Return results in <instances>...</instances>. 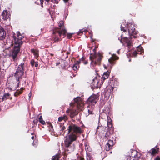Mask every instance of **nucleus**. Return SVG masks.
Segmentation results:
<instances>
[{
    "instance_id": "c9c22d12",
    "label": "nucleus",
    "mask_w": 160,
    "mask_h": 160,
    "mask_svg": "<svg viewBox=\"0 0 160 160\" xmlns=\"http://www.w3.org/2000/svg\"><path fill=\"white\" fill-rule=\"evenodd\" d=\"M39 122L41 124H42V125H44L46 124V123H45V121H44L43 119L42 120H41L40 121H39Z\"/></svg>"
},
{
    "instance_id": "f704fd0d",
    "label": "nucleus",
    "mask_w": 160,
    "mask_h": 160,
    "mask_svg": "<svg viewBox=\"0 0 160 160\" xmlns=\"http://www.w3.org/2000/svg\"><path fill=\"white\" fill-rule=\"evenodd\" d=\"M73 34V33H68L67 34V37H68V38L70 39V38H71L72 37V35Z\"/></svg>"
},
{
    "instance_id": "49530a36",
    "label": "nucleus",
    "mask_w": 160,
    "mask_h": 160,
    "mask_svg": "<svg viewBox=\"0 0 160 160\" xmlns=\"http://www.w3.org/2000/svg\"><path fill=\"white\" fill-rule=\"evenodd\" d=\"M88 111L89 114H91L92 113V112L91 111H90L89 110H88Z\"/></svg>"
},
{
    "instance_id": "473e14b6",
    "label": "nucleus",
    "mask_w": 160,
    "mask_h": 160,
    "mask_svg": "<svg viewBox=\"0 0 160 160\" xmlns=\"http://www.w3.org/2000/svg\"><path fill=\"white\" fill-rule=\"evenodd\" d=\"M107 143L108 144L112 146V147L114 145L113 141L111 140H108V142Z\"/></svg>"
},
{
    "instance_id": "4d7b16f0",
    "label": "nucleus",
    "mask_w": 160,
    "mask_h": 160,
    "mask_svg": "<svg viewBox=\"0 0 160 160\" xmlns=\"http://www.w3.org/2000/svg\"><path fill=\"white\" fill-rule=\"evenodd\" d=\"M117 52H118V54H119V51H118Z\"/></svg>"
},
{
    "instance_id": "09e8293b",
    "label": "nucleus",
    "mask_w": 160,
    "mask_h": 160,
    "mask_svg": "<svg viewBox=\"0 0 160 160\" xmlns=\"http://www.w3.org/2000/svg\"><path fill=\"white\" fill-rule=\"evenodd\" d=\"M83 32V31H82L81 30L80 31V32H79V34H78V35H80V33H82Z\"/></svg>"
},
{
    "instance_id": "72a5a7b5",
    "label": "nucleus",
    "mask_w": 160,
    "mask_h": 160,
    "mask_svg": "<svg viewBox=\"0 0 160 160\" xmlns=\"http://www.w3.org/2000/svg\"><path fill=\"white\" fill-rule=\"evenodd\" d=\"M35 62L34 59H32L31 60L30 64L32 67H33L34 66Z\"/></svg>"
},
{
    "instance_id": "20e7f679",
    "label": "nucleus",
    "mask_w": 160,
    "mask_h": 160,
    "mask_svg": "<svg viewBox=\"0 0 160 160\" xmlns=\"http://www.w3.org/2000/svg\"><path fill=\"white\" fill-rule=\"evenodd\" d=\"M58 27V28H55L53 31V38L54 42L61 41L62 39V35L63 36L62 38H64L67 33L63 21L59 22Z\"/></svg>"
},
{
    "instance_id": "4be33fe9",
    "label": "nucleus",
    "mask_w": 160,
    "mask_h": 160,
    "mask_svg": "<svg viewBox=\"0 0 160 160\" xmlns=\"http://www.w3.org/2000/svg\"><path fill=\"white\" fill-rule=\"evenodd\" d=\"M158 150H157L155 148H152L148 152L150 153L151 155H154L158 153Z\"/></svg>"
},
{
    "instance_id": "a211bd4d",
    "label": "nucleus",
    "mask_w": 160,
    "mask_h": 160,
    "mask_svg": "<svg viewBox=\"0 0 160 160\" xmlns=\"http://www.w3.org/2000/svg\"><path fill=\"white\" fill-rule=\"evenodd\" d=\"M107 126L109 130H111L112 128V121L111 118L107 116Z\"/></svg>"
},
{
    "instance_id": "c03bdc74",
    "label": "nucleus",
    "mask_w": 160,
    "mask_h": 160,
    "mask_svg": "<svg viewBox=\"0 0 160 160\" xmlns=\"http://www.w3.org/2000/svg\"><path fill=\"white\" fill-rule=\"evenodd\" d=\"M108 134V133H106L105 135V137H107L108 139V137H109V135Z\"/></svg>"
},
{
    "instance_id": "3c124183",
    "label": "nucleus",
    "mask_w": 160,
    "mask_h": 160,
    "mask_svg": "<svg viewBox=\"0 0 160 160\" xmlns=\"http://www.w3.org/2000/svg\"><path fill=\"white\" fill-rule=\"evenodd\" d=\"M34 137L33 136L31 137V139H34Z\"/></svg>"
},
{
    "instance_id": "9d476101",
    "label": "nucleus",
    "mask_w": 160,
    "mask_h": 160,
    "mask_svg": "<svg viewBox=\"0 0 160 160\" xmlns=\"http://www.w3.org/2000/svg\"><path fill=\"white\" fill-rule=\"evenodd\" d=\"M98 98V95H92L88 98L87 102L89 105H94L96 103L97 100Z\"/></svg>"
},
{
    "instance_id": "aec40b11",
    "label": "nucleus",
    "mask_w": 160,
    "mask_h": 160,
    "mask_svg": "<svg viewBox=\"0 0 160 160\" xmlns=\"http://www.w3.org/2000/svg\"><path fill=\"white\" fill-rule=\"evenodd\" d=\"M31 51L32 53L35 58H37L39 56L38 51L36 49H32Z\"/></svg>"
},
{
    "instance_id": "c85d7f7f",
    "label": "nucleus",
    "mask_w": 160,
    "mask_h": 160,
    "mask_svg": "<svg viewBox=\"0 0 160 160\" xmlns=\"http://www.w3.org/2000/svg\"><path fill=\"white\" fill-rule=\"evenodd\" d=\"M60 157L58 155L53 156L52 158V160H59Z\"/></svg>"
},
{
    "instance_id": "f03ea898",
    "label": "nucleus",
    "mask_w": 160,
    "mask_h": 160,
    "mask_svg": "<svg viewBox=\"0 0 160 160\" xmlns=\"http://www.w3.org/2000/svg\"><path fill=\"white\" fill-rule=\"evenodd\" d=\"M25 66V64L22 62L18 65L14 75L15 78L16 82H13L10 81L8 82V85L11 89L15 90L18 87L20 81L22 79V76L24 75Z\"/></svg>"
},
{
    "instance_id": "4c0bfd02",
    "label": "nucleus",
    "mask_w": 160,
    "mask_h": 160,
    "mask_svg": "<svg viewBox=\"0 0 160 160\" xmlns=\"http://www.w3.org/2000/svg\"><path fill=\"white\" fill-rule=\"evenodd\" d=\"M5 31L3 28L0 26V33H1L2 32Z\"/></svg>"
},
{
    "instance_id": "a19ab883",
    "label": "nucleus",
    "mask_w": 160,
    "mask_h": 160,
    "mask_svg": "<svg viewBox=\"0 0 160 160\" xmlns=\"http://www.w3.org/2000/svg\"><path fill=\"white\" fill-rule=\"evenodd\" d=\"M42 116H40L38 118V121H39L41 120H42Z\"/></svg>"
},
{
    "instance_id": "dca6fc26",
    "label": "nucleus",
    "mask_w": 160,
    "mask_h": 160,
    "mask_svg": "<svg viewBox=\"0 0 160 160\" xmlns=\"http://www.w3.org/2000/svg\"><path fill=\"white\" fill-rule=\"evenodd\" d=\"M2 19L4 21H6L9 18V14L8 13L7 10H4L2 13Z\"/></svg>"
},
{
    "instance_id": "79ce46f5",
    "label": "nucleus",
    "mask_w": 160,
    "mask_h": 160,
    "mask_svg": "<svg viewBox=\"0 0 160 160\" xmlns=\"http://www.w3.org/2000/svg\"><path fill=\"white\" fill-rule=\"evenodd\" d=\"M35 66L36 67H37L38 66V64L37 62H35L34 64Z\"/></svg>"
},
{
    "instance_id": "6e6552de",
    "label": "nucleus",
    "mask_w": 160,
    "mask_h": 160,
    "mask_svg": "<svg viewBox=\"0 0 160 160\" xmlns=\"http://www.w3.org/2000/svg\"><path fill=\"white\" fill-rule=\"evenodd\" d=\"M74 105L77 106V108L80 110H82L83 108V104L80 97H77L74 99Z\"/></svg>"
},
{
    "instance_id": "f3484780",
    "label": "nucleus",
    "mask_w": 160,
    "mask_h": 160,
    "mask_svg": "<svg viewBox=\"0 0 160 160\" xmlns=\"http://www.w3.org/2000/svg\"><path fill=\"white\" fill-rule=\"evenodd\" d=\"M110 74V72L108 71H107L106 72H104L102 77H101L102 79H101V81H102V83L106 79L108 78Z\"/></svg>"
},
{
    "instance_id": "c756f323",
    "label": "nucleus",
    "mask_w": 160,
    "mask_h": 160,
    "mask_svg": "<svg viewBox=\"0 0 160 160\" xmlns=\"http://www.w3.org/2000/svg\"><path fill=\"white\" fill-rule=\"evenodd\" d=\"M136 160H142V159L141 158V155L140 154L138 153V155L135 157Z\"/></svg>"
},
{
    "instance_id": "bf43d9fd",
    "label": "nucleus",
    "mask_w": 160,
    "mask_h": 160,
    "mask_svg": "<svg viewBox=\"0 0 160 160\" xmlns=\"http://www.w3.org/2000/svg\"><path fill=\"white\" fill-rule=\"evenodd\" d=\"M112 153V152H110V153Z\"/></svg>"
},
{
    "instance_id": "412c9836",
    "label": "nucleus",
    "mask_w": 160,
    "mask_h": 160,
    "mask_svg": "<svg viewBox=\"0 0 160 160\" xmlns=\"http://www.w3.org/2000/svg\"><path fill=\"white\" fill-rule=\"evenodd\" d=\"M80 63V61H77L75 63L73 66L72 68L74 71H77L79 67V64Z\"/></svg>"
},
{
    "instance_id": "cd10ccee",
    "label": "nucleus",
    "mask_w": 160,
    "mask_h": 160,
    "mask_svg": "<svg viewBox=\"0 0 160 160\" xmlns=\"http://www.w3.org/2000/svg\"><path fill=\"white\" fill-rule=\"evenodd\" d=\"M112 147L110 145L108 144L107 143L105 146V149L107 151H109L112 148Z\"/></svg>"
},
{
    "instance_id": "7c9ffc66",
    "label": "nucleus",
    "mask_w": 160,
    "mask_h": 160,
    "mask_svg": "<svg viewBox=\"0 0 160 160\" xmlns=\"http://www.w3.org/2000/svg\"><path fill=\"white\" fill-rule=\"evenodd\" d=\"M10 94H9V93H5L4 95L3 98H9V97L10 96Z\"/></svg>"
},
{
    "instance_id": "2eb2a0df",
    "label": "nucleus",
    "mask_w": 160,
    "mask_h": 160,
    "mask_svg": "<svg viewBox=\"0 0 160 160\" xmlns=\"http://www.w3.org/2000/svg\"><path fill=\"white\" fill-rule=\"evenodd\" d=\"M138 152L136 151H133L131 153V155L128 157L127 160H136L135 157L138 155Z\"/></svg>"
},
{
    "instance_id": "f257e3e1",
    "label": "nucleus",
    "mask_w": 160,
    "mask_h": 160,
    "mask_svg": "<svg viewBox=\"0 0 160 160\" xmlns=\"http://www.w3.org/2000/svg\"><path fill=\"white\" fill-rule=\"evenodd\" d=\"M68 135L64 141L65 150L68 153L73 151L75 148V144L72 143L77 138V135L80 134L82 132L81 128L75 124L69 125L68 128Z\"/></svg>"
},
{
    "instance_id": "37998d69",
    "label": "nucleus",
    "mask_w": 160,
    "mask_h": 160,
    "mask_svg": "<svg viewBox=\"0 0 160 160\" xmlns=\"http://www.w3.org/2000/svg\"><path fill=\"white\" fill-rule=\"evenodd\" d=\"M78 160H85L84 158L82 157H80L78 158Z\"/></svg>"
},
{
    "instance_id": "6e6d98bb",
    "label": "nucleus",
    "mask_w": 160,
    "mask_h": 160,
    "mask_svg": "<svg viewBox=\"0 0 160 160\" xmlns=\"http://www.w3.org/2000/svg\"><path fill=\"white\" fill-rule=\"evenodd\" d=\"M33 134H34V133H31V134H32V135H33Z\"/></svg>"
},
{
    "instance_id": "13d9d810",
    "label": "nucleus",
    "mask_w": 160,
    "mask_h": 160,
    "mask_svg": "<svg viewBox=\"0 0 160 160\" xmlns=\"http://www.w3.org/2000/svg\"><path fill=\"white\" fill-rule=\"evenodd\" d=\"M98 127H98L97 128V129H98Z\"/></svg>"
},
{
    "instance_id": "b1692460",
    "label": "nucleus",
    "mask_w": 160,
    "mask_h": 160,
    "mask_svg": "<svg viewBox=\"0 0 160 160\" xmlns=\"http://www.w3.org/2000/svg\"><path fill=\"white\" fill-rule=\"evenodd\" d=\"M23 90V88H21L20 90H18L16 92L14 93V95L15 97H18L20 94H21L22 92V90Z\"/></svg>"
},
{
    "instance_id": "393cba45",
    "label": "nucleus",
    "mask_w": 160,
    "mask_h": 160,
    "mask_svg": "<svg viewBox=\"0 0 160 160\" xmlns=\"http://www.w3.org/2000/svg\"><path fill=\"white\" fill-rule=\"evenodd\" d=\"M68 119V117L66 115H63L62 116L59 117L58 118V121L59 122H61L62 120H64L65 121L66 120H67Z\"/></svg>"
},
{
    "instance_id": "f8f14e48",
    "label": "nucleus",
    "mask_w": 160,
    "mask_h": 160,
    "mask_svg": "<svg viewBox=\"0 0 160 160\" xmlns=\"http://www.w3.org/2000/svg\"><path fill=\"white\" fill-rule=\"evenodd\" d=\"M114 87L110 85H108L106 88L105 90V95L106 97H109L111 94L113 92Z\"/></svg>"
},
{
    "instance_id": "423d86ee",
    "label": "nucleus",
    "mask_w": 160,
    "mask_h": 160,
    "mask_svg": "<svg viewBox=\"0 0 160 160\" xmlns=\"http://www.w3.org/2000/svg\"><path fill=\"white\" fill-rule=\"evenodd\" d=\"M102 58V55L100 53L91 54L89 57L91 61V63L93 65H100Z\"/></svg>"
},
{
    "instance_id": "e433bc0d",
    "label": "nucleus",
    "mask_w": 160,
    "mask_h": 160,
    "mask_svg": "<svg viewBox=\"0 0 160 160\" xmlns=\"http://www.w3.org/2000/svg\"><path fill=\"white\" fill-rule=\"evenodd\" d=\"M51 1L54 3L58 4V0H50Z\"/></svg>"
},
{
    "instance_id": "603ef678",
    "label": "nucleus",
    "mask_w": 160,
    "mask_h": 160,
    "mask_svg": "<svg viewBox=\"0 0 160 160\" xmlns=\"http://www.w3.org/2000/svg\"><path fill=\"white\" fill-rule=\"evenodd\" d=\"M62 52H66V51L65 50H62Z\"/></svg>"
},
{
    "instance_id": "2f4dec72",
    "label": "nucleus",
    "mask_w": 160,
    "mask_h": 160,
    "mask_svg": "<svg viewBox=\"0 0 160 160\" xmlns=\"http://www.w3.org/2000/svg\"><path fill=\"white\" fill-rule=\"evenodd\" d=\"M66 128L63 124H61L60 125V130L62 132L65 130Z\"/></svg>"
},
{
    "instance_id": "a878e982",
    "label": "nucleus",
    "mask_w": 160,
    "mask_h": 160,
    "mask_svg": "<svg viewBox=\"0 0 160 160\" xmlns=\"http://www.w3.org/2000/svg\"><path fill=\"white\" fill-rule=\"evenodd\" d=\"M78 61H80V63L82 62L85 65L87 64L88 63V60H86V58L84 57H82Z\"/></svg>"
},
{
    "instance_id": "4468645a",
    "label": "nucleus",
    "mask_w": 160,
    "mask_h": 160,
    "mask_svg": "<svg viewBox=\"0 0 160 160\" xmlns=\"http://www.w3.org/2000/svg\"><path fill=\"white\" fill-rule=\"evenodd\" d=\"M119 58L118 56H116V54H113L112 55V57L108 59V61L111 64L114 65L116 60L118 59Z\"/></svg>"
},
{
    "instance_id": "7ed1b4c3",
    "label": "nucleus",
    "mask_w": 160,
    "mask_h": 160,
    "mask_svg": "<svg viewBox=\"0 0 160 160\" xmlns=\"http://www.w3.org/2000/svg\"><path fill=\"white\" fill-rule=\"evenodd\" d=\"M12 38L14 42V45L10 54L13 60L15 61L17 59L18 55L23 44V42L22 41V39L23 37L19 32H17L16 35L15 33L13 34Z\"/></svg>"
},
{
    "instance_id": "0eeeda50",
    "label": "nucleus",
    "mask_w": 160,
    "mask_h": 160,
    "mask_svg": "<svg viewBox=\"0 0 160 160\" xmlns=\"http://www.w3.org/2000/svg\"><path fill=\"white\" fill-rule=\"evenodd\" d=\"M101 79H102V78L98 75L93 79L92 84L94 88H99L102 85V81H101Z\"/></svg>"
},
{
    "instance_id": "bb28decb",
    "label": "nucleus",
    "mask_w": 160,
    "mask_h": 160,
    "mask_svg": "<svg viewBox=\"0 0 160 160\" xmlns=\"http://www.w3.org/2000/svg\"><path fill=\"white\" fill-rule=\"evenodd\" d=\"M46 123H47V126L49 129V131H52L53 130V126L51 122H46Z\"/></svg>"
},
{
    "instance_id": "8fccbe9b",
    "label": "nucleus",
    "mask_w": 160,
    "mask_h": 160,
    "mask_svg": "<svg viewBox=\"0 0 160 160\" xmlns=\"http://www.w3.org/2000/svg\"><path fill=\"white\" fill-rule=\"evenodd\" d=\"M70 50L69 52H67V54H70Z\"/></svg>"
},
{
    "instance_id": "9b49d317",
    "label": "nucleus",
    "mask_w": 160,
    "mask_h": 160,
    "mask_svg": "<svg viewBox=\"0 0 160 160\" xmlns=\"http://www.w3.org/2000/svg\"><path fill=\"white\" fill-rule=\"evenodd\" d=\"M66 112L69 113H70V117L72 118V120L74 121L75 120H73V118L76 116L78 115V110L75 109H70L66 111Z\"/></svg>"
},
{
    "instance_id": "864d4df0",
    "label": "nucleus",
    "mask_w": 160,
    "mask_h": 160,
    "mask_svg": "<svg viewBox=\"0 0 160 160\" xmlns=\"http://www.w3.org/2000/svg\"><path fill=\"white\" fill-rule=\"evenodd\" d=\"M50 55L52 56H53V54H51Z\"/></svg>"
},
{
    "instance_id": "6ab92c4d",
    "label": "nucleus",
    "mask_w": 160,
    "mask_h": 160,
    "mask_svg": "<svg viewBox=\"0 0 160 160\" xmlns=\"http://www.w3.org/2000/svg\"><path fill=\"white\" fill-rule=\"evenodd\" d=\"M123 40L124 42L127 44V45L128 48H129L132 45V42L131 40H129V39L126 38L125 37L123 39Z\"/></svg>"
},
{
    "instance_id": "a18cd8bd",
    "label": "nucleus",
    "mask_w": 160,
    "mask_h": 160,
    "mask_svg": "<svg viewBox=\"0 0 160 160\" xmlns=\"http://www.w3.org/2000/svg\"><path fill=\"white\" fill-rule=\"evenodd\" d=\"M61 64V63L60 62H57L56 63V65L57 66H59V65Z\"/></svg>"
},
{
    "instance_id": "5fc2aeb1",
    "label": "nucleus",
    "mask_w": 160,
    "mask_h": 160,
    "mask_svg": "<svg viewBox=\"0 0 160 160\" xmlns=\"http://www.w3.org/2000/svg\"><path fill=\"white\" fill-rule=\"evenodd\" d=\"M72 103H71L70 104V105L71 106L72 105Z\"/></svg>"
},
{
    "instance_id": "de8ad7c7",
    "label": "nucleus",
    "mask_w": 160,
    "mask_h": 160,
    "mask_svg": "<svg viewBox=\"0 0 160 160\" xmlns=\"http://www.w3.org/2000/svg\"><path fill=\"white\" fill-rule=\"evenodd\" d=\"M65 3H67L68 2V0H63Z\"/></svg>"
},
{
    "instance_id": "39448f33",
    "label": "nucleus",
    "mask_w": 160,
    "mask_h": 160,
    "mask_svg": "<svg viewBox=\"0 0 160 160\" xmlns=\"http://www.w3.org/2000/svg\"><path fill=\"white\" fill-rule=\"evenodd\" d=\"M128 30L129 37L132 39L136 38V36L138 32L135 30V28L134 25L133 23H127L126 25L122 23L121 25V30L123 31L124 32H126Z\"/></svg>"
},
{
    "instance_id": "ddd939ff",
    "label": "nucleus",
    "mask_w": 160,
    "mask_h": 160,
    "mask_svg": "<svg viewBox=\"0 0 160 160\" xmlns=\"http://www.w3.org/2000/svg\"><path fill=\"white\" fill-rule=\"evenodd\" d=\"M144 53V50L142 47L139 46L137 48V51H135L133 53V55L134 57H136L137 54H142Z\"/></svg>"
},
{
    "instance_id": "1a4fd4ad",
    "label": "nucleus",
    "mask_w": 160,
    "mask_h": 160,
    "mask_svg": "<svg viewBox=\"0 0 160 160\" xmlns=\"http://www.w3.org/2000/svg\"><path fill=\"white\" fill-rule=\"evenodd\" d=\"M85 149L87 152V160H93L92 156L90 153L92 151V149L87 143H85Z\"/></svg>"
},
{
    "instance_id": "ea45409f",
    "label": "nucleus",
    "mask_w": 160,
    "mask_h": 160,
    "mask_svg": "<svg viewBox=\"0 0 160 160\" xmlns=\"http://www.w3.org/2000/svg\"><path fill=\"white\" fill-rule=\"evenodd\" d=\"M154 160H160V157L157 156L155 158Z\"/></svg>"
},
{
    "instance_id": "58836bf2",
    "label": "nucleus",
    "mask_w": 160,
    "mask_h": 160,
    "mask_svg": "<svg viewBox=\"0 0 160 160\" xmlns=\"http://www.w3.org/2000/svg\"><path fill=\"white\" fill-rule=\"evenodd\" d=\"M38 120L37 119H35L33 121V122L34 124H37L38 123Z\"/></svg>"
},
{
    "instance_id": "5701e85b",
    "label": "nucleus",
    "mask_w": 160,
    "mask_h": 160,
    "mask_svg": "<svg viewBox=\"0 0 160 160\" xmlns=\"http://www.w3.org/2000/svg\"><path fill=\"white\" fill-rule=\"evenodd\" d=\"M6 37V33L5 31L0 33V40H3Z\"/></svg>"
}]
</instances>
